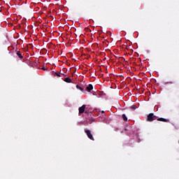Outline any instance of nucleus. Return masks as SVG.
Instances as JSON below:
<instances>
[{
  "label": "nucleus",
  "mask_w": 179,
  "mask_h": 179,
  "mask_svg": "<svg viewBox=\"0 0 179 179\" xmlns=\"http://www.w3.org/2000/svg\"><path fill=\"white\" fill-rule=\"evenodd\" d=\"M157 120V116L155 115L153 113H150L148 115L147 120L149 121L150 122H152V121H155Z\"/></svg>",
  "instance_id": "f257e3e1"
},
{
  "label": "nucleus",
  "mask_w": 179,
  "mask_h": 179,
  "mask_svg": "<svg viewBox=\"0 0 179 179\" xmlns=\"http://www.w3.org/2000/svg\"><path fill=\"white\" fill-rule=\"evenodd\" d=\"M85 133L89 139L91 141H94V137H93V134H92V131H90V130L85 129Z\"/></svg>",
  "instance_id": "f03ea898"
},
{
  "label": "nucleus",
  "mask_w": 179,
  "mask_h": 179,
  "mask_svg": "<svg viewBox=\"0 0 179 179\" xmlns=\"http://www.w3.org/2000/svg\"><path fill=\"white\" fill-rule=\"evenodd\" d=\"M86 108V105H83L81 107L79 108V114H83L85 113V110Z\"/></svg>",
  "instance_id": "7ed1b4c3"
},
{
  "label": "nucleus",
  "mask_w": 179,
  "mask_h": 179,
  "mask_svg": "<svg viewBox=\"0 0 179 179\" xmlns=\"http://www.w3.org/2000/svg\"><path fill=\"white\" fill-rule=\"evenodd\" d=\"M158 121H162V122H170V120L169 119H164L163 117H159L157 119Z\"/></svg>",
  "instance_id": "20e7f679"
},
{
  "label": "nucleus",
  "mask_w": 179,
  "mask_h": 179,
  "mask_svg": "<svg viewBox=\"0 0 179 179\" xmlns=\"http://www.w3.org/2000/svg\"><path fill=\"white\" fill-rule=\"evenodd\" d=\"M86 90H87L88 92H92V90H93V85H88V86L86 87Z\"/></svg>",
  "instance_id": "39448f33"
},
{
  "label": "nucleus",
  "mask_w": 179,
  "mask_h": 179,
  "mask_svg": "<svg viewBox=\"0 0 179 179\" xmlns=\"http://www.w3.org/2000/svg\"><path fill=\"white\" fill-rule=\"evenodd\" d=\"M16 54L18 58H20V59H23V55H22V53H20V51L17 50Z\"/></svg>",
  "instance_id": "423d86ee"
},
{
  "label": "nucleus",
  "mask_w": 179,
  "mask_h": 179,
  "mask_svg": "<svg viewBox=\"0 0 179 179\" xmlns=\"http://www.w3.org/2000/svg\"><path fill=\"white\" fill-rule=\"evenodd\" d=\"M64 82H66V83H72V80L71 79V78L67 77L64 78Z\"/></svg>",
  "instance_id": "0eeeda50"
},
{
  "label": "nucleus",
  "mask_w": 179,
  "mask_h": 179,
  "mask_svg": "<svg viewBox=\"0 0 179 179\" xmlns=\"http://www.w3.org/2000/svg\"><path fill=\"white\" fill-rule=\"evenodd\" d=\"M76 89H78V90H80V92H83V87H80V86H79V85H76Z\"/></svg>",
  "instance_id": "6e6552de"
},
{
  "label": "nucleus",
  "mask_w": 179,
  "mask_h": 179,
  "mask_svg": "<svg viewBox=\"0 0 179 179\" xmlns=\"http://www.w3.org/2000/svg\"><path fill=\"white\" fill-rule=\"evenodd\" d=\"M122 117L124 121H128V117H127V115H125V114H123Z\"/></svg>",
  "instance_id": "1a4fd4ad"
},
{
  "label": "nucleus",
  "mask_w": 179,
  "mask_h": 179,
  "mask_svg": "<svg viewBox=\"0 0 179 179\" xmlns=\"http://www.w3.org/2000/svg\"><path fill=\"white\" fill-rule=\"evenodd\" d=\"M173 81L166 82L164 83V85H173Z\"/></svg>",
  "instance_id": "9d476101"
},
{
  "label": "nucleus",
  "mask_w": 179,
  "mask_h": 179,
  "mask_svg": "<svg viewBox=\"0 0 179 179\" xmlns=\"http://www.w3.org/2000/svg\"><path fill=\"white\" fill-rule=\"evenodd\" d=\"M131 108H132L133 110H136V106L133 105L131 106Z\"/></svg>",
  "instance_id": "9b49d317"
},
{
  "label": "nucleus",
  "mask_w": 179,
  "mask_h": 179,
  "mask_svg": "<svg viewBox=\"0 0 179 179\" xmlns=\"http://www.w3.org/2000/svg\"><path fill=\"white\" fill-rule=\"evenodd\" d=\"M93 121H94V119H93L92 117H91L90 121L89 122L90 124H92V122H93Z\"/></svg>",
  "instance_id": "f8f14e48"
},
{
  "label": "nucleus",
  "mask_w": 179,
  "mask_h": 179,
  "mask_svg": "<svg viewBox=\"0 0 179 179\" xmlns=\"http://www.w3.org/2000/svg\"><path fill=\"white\" fill-rule=\"evenodd\" d=\"M55 75H57V76H59V77L61 76V74H60V73H55Z\"/></svg>",
  "instance_id": "ddd939ff"
},
{
  "label": "nucleus",
  "mask_w": 179,
  "mask_h": 179,
  "mask_svg": "<svg viewBox=\"0 0 179 179\" xmlns=\"http://www.w3.org/2000/svg\"><path fill=\"white\" fill-rule=\"evenodd\" d=\"M43 71H45V68L43 67L42 68Z\"/></svg>",
  "instance_id": "4468645a"
},
{
  "label": "nucleus",
  "mask_w": 179,
  "mask_h": 179,
  "mask_svg": "<svg viewBox=\"0 0 179 179\" xmlns=\"http://www.w3.org/2000/svg\"><path fill=\"white\" fill-rule=\"evenodd\" d=\"M89 115H90V117H92V113H89Z\"/></svg>",
  "instance_id": "2eb2a0df"
},
{
  "label": "nucleus",
  "mask_w": 179,
  "mask_h": 179,
  "mask_svg": "<svg viewBox=\"0 0 179 179\" xmlns=\"http://www.w3.org/2000/svg\"><path fill=\"white\" fill-rule=\"evenodd\" d=\"M101 113H102V114H104V110H102V111H101Z\"/></svg>",
  "instance_id": "dca6fc26"
}]
</instances>
